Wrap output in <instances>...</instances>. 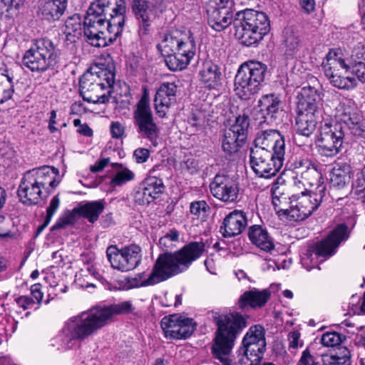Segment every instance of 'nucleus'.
Instances as JSON below:
<instances>
[{"instance_id": "obj_2", "label": "nucleus", "mask_w": 365, "mask_h": 365, "mask_svg": "<svg viewBox=\"0 0 365 365\" xmlns=\"http://www.w3.org/2000/svg\"><path fill=\"white\" fill-rule=\"evenodd\" d=\"M124 0H96L83 21L86 41L95 47H105L121 35L125 19Z\"/></svg>"}, {"instance_id": "obj_29", "label": "nucleus", "mask_w": 365, "mask_h": 365, "mask_svg": "<svg viewBox=\"0 0 365 365\" xmlns=\"http://www.w3.org/2000/svg\"><path fill=\"white\" fill-rule=\"evenodd\" d=\"M248 237L253 245L262 251L269 252L274 249V243L267 230L260 225H252L249 228Z\"/></svg>"}, {"instance_id": "obj_45", "label": "nucleus", "mask_w": 365, "mask_h": 365, "mask_svg": "<svg viewBox=\"0 0 365 365\" xmlns=\"http://www.w3.org/2000/svg\"><path fill=\"white\" fill-rule=\"evenodd\" d=\"M266 342L265 331L261 325L251 327L243 338L242 343Z\"/></svg>"}, {"instance_id": "obj_51", "label": "nucleus", "mask_w": 365, "mask_h": 365, "mask_svg": "<svg viewBox=\"0 0 365 365\" xmlns=\"http://www.w3.org/2000/svg\"><path fill=\"white\" fill-rule=\"evenodd\" d=\"M345 336L337 332H327L321 339V342L324 346L334 347L340 345Z\"/></svg>"}, {"instance_id": "obj_31", "label": "nucleus", "mask_w": 365, "mask_h": 365, "mask_svg": "<svg viewBox=\"0 0 365 365\" xmlns=\"http://www.w3.org/2000/svg\"><path fill=\"white\" fill-rule=\"evenodd\" d=\"M67 4L49 0H38V14L48 21H58L64 14Z\"/></svg>"}, {"instance_id": "obj_49", "label": "nucleus", "mask_w": 365, "mask_h": 365, "mask_svg": "<svg viewBox=\"0 0 365 365\" xmlns=\"http://www.w3.org/2000/svg\"><path fill=\"white\" fill-rule=\"evenodd\" d=\"M60 205V198L58 195H55L51 200L50 204L46 210V216L43 223L40 225L37 229L36 235H39L42 230H43L50 223L53 215L57 211Z\"/></svg>"}, {"instance_id": "obj_3", "label": "nucleus", "mask_w": 365, "mask_h": 365, "mask_svg": "<svg viewBox=\"0 0 365 365\" xmlns=\"http://www.w3.org/2000/svg\"><path fill=\"white\" fill-rule=\"evenodd\" d=\"M336 117L339 121L321 122L317 143L318 151L322 156L331 158L339 154L343 146L344 130L342 123L356 135H365V122L355 103L351 99L340 102L336 108Z\"/></svg>"}, {"instance_id": "obj_25", "label": "nucleus", "mask_w": 365, "mask_h": 365, "mask_svg": "<svg viewBox=\"0 0 365 365\" xmlns=\"http://www.w3.org/2000/svg\"><path fill=\"white\" fill-rule=\"evenodd\" d=\"M246 225L245 213L236 210L225 217L220 227V232L225 237H232L242 233Z\"/></svg>"}, {"instance_id": "obj_56", "label": "nucleus", "mask_w": 365, "mask_h": 365, "mask_svg": "<svg viewBox=\"0 0 365 365\" xmlns=\"http://www.w3.org/2000/svg\"><path fill=\"white\" fill-rule=\"evenodd\" d=\"M150 156V151L148 148H138L133 154V158L137 163L141 164L148 161Z\"/></svg>"}, {"instance_id": "obj_7", "label": "nucleus", "mask_w": 365, "mask_h": 365, "mask_svg": "<svg viewBox=\"0 0 365 365\" xmlns=\"http://www.w3.org/2000/svg\"><path fill=\"white\" fill-rule=\"evenodd\" d=\"M234 25L236 38L247 46L258 43L270 31L267 15L254 9L237 12Z\"/></svg>"}, {"instance_id": "obj_59", "label": "nucleus", "mask_w": 365, "mask_h": 365, "mask_svg": "<svg viewBox=\"0 0 365 365\" xmlns=\"http://www.w3.org/2000/svg\"><path fill=\"white\" fill-rule=\"evenodd\" d=\"M110 133L113 138H120L125 132L124 126L119 122H112L110 124Z\"/></svg>"}, {"instance_id": "obj_28", "label": "nucleus", "mask_w": 365, "mask_h": 365, "mask_svg": "<svg viewBox=\"0 0 365 365\" xmlns=\"http://www.w3.org/2000/svg\"><path fill=\"white\" fill-rule=\"evenodd\" d=\"M200 81L210 88H217L222 85V74L220 66L211 61L205 62L199 73Z\"/></svg>"}, {"instance_id": "obj_41", "label": "nucleus", "mask_w": 365, "mask_h": 365, "mask_svg": "<svg viewBox=\"0 0 365 365\" xmlns=\"http://www.w3.org/2000/svg\"><path fill=\"white\" fill-rule=\"evenodd\" d=\"M249 126V116L243 113L242 115H239L235 118V123L231 125L230 128L228 130L240 136V138H242V139L245 140L248 133Z\"/></svg>"}, {"instance_id": "obj_33", "label": "nucleus", "mask_w": 365, "mask_h": 365, "mask_svg": "<svg viewBox=\"0 0 365 365\" xmlns=\"http://www.w3.org/2000/svg\"><path fill=\"white\" fill-rule=\"evenodd\" d=\"M244 357L240 359L243 365H258L263 358L266 342L242 343Z\"/></svg>"}, {"instance_id": "obj_35", "label": "nucleus", "mask_w": 365, "mask_h": 365, "mask_svg": "<svg viewBox=\"0 0 365 365\" xmlns=\"http://www.w3.org/2000/svg\"><path fill=\"white\" fill-rule=\"evenodd\" d=\"M63 33L66 40L71 42H76L81 36L83 25L79 14H73L66 20Z\"/></svg>"}, {"instance_id": "obj_52", "label": "nucleus", "mask_w": 365, "mask_h": 365, "mask_svg": "<svg viewBox=\"0 0 365 365\" xmlns=\"http://www.w3.org/2000/svg\"><path fill=\"white\" fill-rule=\"evenodd\" d=\"M21 0H0V14L9 13L11 15L16 14V11L21 6Z\"/></svg>"}, {"instance_id": "obj_53", "label": "nucleus", "mask_w": 365, "mask_h": 365, "mask_svg": "<svg viewBox=\"0 0 365 365\" xmlns=\"http://www.w3.org/2000/svg\"><path fill=\"white\" fill-rule=\"evenodd\" d=\"M135 201L138 205L149 204L154 200L150 192L147 191L146 188L141 184L138 190L135 192Z\"/></svg>"}, {"instance_id": "obj_44", "label": "nucleus", "mask_w": 365, "mask_h": 365, "mask_svg": "<svg viewBox=\"0 0 365 365\" xmlns=\"http://www.w3.org/2000/svg\"><path fill=\"white\" fill-rule=\"evenodd\" d=\"M24 185V196L27 199L26 201L24 200V204H37L41 197V187L37 184L28 183L25 180Z\"/></svg>"}, {"instance_id": "obj_20", "label": "nucleus", "mask_w": 365, "mask_h": 365, "mask_svg": "<svg viewBox=\"0 0 365 365\" xmlns=\"http://www.w3.org/2000/svg\"><path fill=\"white\" fill-rule=\"evenodd\" d=\"M321 101V95L317 89L304 86L298 94L297 111L319 115Z\"/></svg>"}, {"instance_id": "obj_50", "label": "nucleus", "mask_w": 365, "mask_h": 365, "mask_svg": "<svg viewBox=\"0 0 365 365\" xmlns=\"http://www.w3.org/2000/svg\"><path fill=\"white\" fill-rule=\"evenodd\" d=\"M210 210V207L205 200L194 201L190 205V212L197 218L204 217Z\"/></svg>"}, {"instance_id": "obj_48", "label": "nucleus", "mask_w": 365, "mask_h": 365, "mask_svg": "<svg viewBox=\"0 0 365 365\" xmlns=\"http://www.w3.org/2000/svg\"><path fill=\"white\" fill-rule=\"evenodd\" d=\"M41 287V285L40 284H35L31 287V295L32 297H24V309L31 307L32 305H36L34 309L38 307L43 298Z\"/></svg>"}, {"instance_id": "obj_10", "label": "nucleus", "mask_w": 365, "mask_h": 365, "mask_svg": "<svg viewBox=\"0 0 365 365\" xmlns=\"http://www.w3.org/2000/svg\"><path fill=\"white\" fill-rule=\"evenodd\" d=\"M349 237L348 227L345 224L338 225L330 234L314 246L309 247L301 257V262L307 270H311L319 264V257H329L336 252L341 242Z\"/></svg>"}, {"instance_id": "obj_14", "label": "nucleus", "mask_w": 365, "mask_h": 365, "mask_svg": "<svg viewBox=\"0 0 365 365\" xmlns=\"http://www.w3.org/2000/svg\"><path fill=\"white\" fill-rule=\"evenodd\" d=\"M133 122L139 135L148 139L154 146H156L160 130L154 122L149 106L148 95L146 92L143 93L136 105V108L133 112Z\"/></svg>"}, {"instance_id": "obj_63", "label": "nucleus", "mask_w": 365, "mask_h": 365, "mask_svg": "<svg viewBox=\"0 0 365 365\" xmlns=\"http://www.w3.org/2000/svg\"><path fill=\"white\" fill-rule=\"evenodd\" d=\"M110 163V158H103L97 161L93 165L91 166V170L93 173H98L103 170Z\"/></svg>"}, {"instance_id": "obj_32", "label": "nucleus", "mask_w": 365, "mask_h": 365, "mask_svg": "<svg viewBox=\"0 0 365 365\" xmlns=\"http://www.w3.org/2000/svg\"><path fill=\"white\" fill-rule=\"evenodd\" d=\"M318 116V114L297 111L294 125L296 132L302 136H311L316 130Z\"/></svg>"}, {"instance_id": "obj_58", "label": "nucleus", "mask_w": 365, "mask_h": 365, "mask_svg": "<svg viewBox=\"0 0 365 365\" xmlns=\"http://www.w3.org/2000/svg\"><path fill=\"white\" fill-rule=\"evenodd\" d=\"M182 169L192 174L197 170V162L192 158L183 160L181 164Z\"/></svg>"}, {"instance_id": "obj_57", "label": "nucleus", "mask_w": 365, "mask_h": 365, "mask_svg": "<svg viewBox=\"0 0 365 365\" xmlns=\"http://www.w3.org/2000/svg\"><path fill=\"white\" fill-rule=\"evenodd\" d=\"M360 297L357 295L353 294L351 297V302H349V307H351V311L353 314H365V292L361 304L359 306V312L356 310V303L359 302Z\"/></svg>"}, {"instance_id": "obj_1", "label": "nucleus", "mask_w": 365, "mask_h": 365, "mask_svg": "<svg viewBox=\"0 0 365 365\" xmlns=\"http://www.w3.org/2000/svg\"><path fill=\"white\" fill-rule=\"evenodd\" d=\"M294 187L300 192L291 198V206L283 210L289 220L302 221L310 216L326 196L322 173L308 158H297L292 164Z\"/></svg>"}, {"instance_id": "obj_62", "label": "nucleus", "mask_w": 365, "mask_h": 365, "mask_svg": "<svg viewBox=\"0 0 365 365\" xmlns=\"http://www.w3.org/2000/svg\"><path fill=\"white\" fill-rule=\"evenodd\" d=\"M299 363L301 365H319L318 362H316L314 356L311 355L309 350L306 349L302 354Z\"/></svg>"}, {"instance_id": "obj_12", "label": "nucleus", "mask_w": 365, "mask_h": 365, "mask_svg": "<svg viewBox=\"0 0 365 365\" xmlns=\"http://www.w3.org/2000/svg\"><path fill=\"white\" fill-rule=\"evenodd\" d=\"M322 67L325 76L334 87L346 90L356 87L355 77L344 76L349 72V66L341 49L331 50L324 59Z\"/></svg>"}, {"instance_id": "obj_9", "label": "nucleus", "mask_w": 365, "mask_h": 365, "mask_svg": "<svg viewBox=\"0 0 365 365\" xmlns=\"http://www.w3.org/2000/svg\"><path fill=\"white\" fill-rule=\"evenodd\" d=\"M59 51L47 38L34 39L24 53V65L31 71L45 72L58 62Z\"/></svg>"}, {"instance_id": "obj_21", "label": "nucleus", "mask_w": 365, "mask_h": 365, "mask_svg": "<svg viewBox=\"0 0 365 365\" xmlns=\"http://www.w3.org/2000/svg\"><path fill=\"white\" fill-rule=\"evenodd\" d=\"M177 86L173 83L165 82L158 89L154 105L160 117L165 115L167 110L176 101Z\"/></svg>"}, {"instance_id": "obj_4", "label": "nucleus", "mask_w": 365, "mask_h": 365, "mask_svg": "<svg viewBox=\"0 0 365 365\" xmlns=\"http://www.w3.org/2000/svg\"><path fill=\"white\" fill-rule=\"evenodd\" d=\"M134 307L131 301L113 304L103 308L91 309L70 317L61 329L58 339L63 349L72 348L76 341H82L104 327L115 314L132 313Z\"/></svg>"}, {"instance_id": "obj_43", "label": "nucleus", "mask_w": 365, "mask_h": 365, "mask_svg": "<svg viewBox=\"0 0 365 365\" xmlns=\"http://www.w3.org/2000/svg\"><path fill=\"white\" fill-rule=\"evenodd\" d=\"M284 43L286 47L285 52L289 56L296 55L301 46L299 36L289 29L285 31Z\"/></svg>"}, {"instance_id": "obj_15", "label": "nucleus", "mask_w": 365, "mask_h": 365, "mask_svg": "<svg viewBox=\"0 0 365 365\" xmlns=\"http://www.w3.org/2000/svg\"><path fill=\"white\" fill-rule=\"evenodd\" d=\"M106 256L113 269L128 272L140 263L142 250L136 245L125 246L120 250L115 245H110L106 250Z\"/></svg>"}, {"instance_id": "obj_39", "label": "nucleus", "mask_w": 365, "mask_h": 365, "mask_svg": "<svg viewBox=\"0 0 365 365\" xmlns=\"http://www.w3.org/2000/svg\"><path fill=\"white\" fill-rule=\"evenodd\" d=\"M349 168H334L330 174V185L336 189H342L346 186L349 181Z\"/></svg>"}, {"instance_id": "obj_16", "label": "nucleus", "mask_w": 365, "mask_h": 365, "mask_svg": "<svg viewBox=\"0 0 365 365\" xmlns=\"http://www.w3.org/2000/svg\"><path fill=\"white\" fill-rule=\"evenodd\" d=\"M160 325L165 336L174 339L189 337L195 329L192 319L177 314L164 317Z\"/></svg>"}, {"instance_id": "obj_27", "label": "nucleus", "mask_w": 365, "mask_h": 365, "mask_svg": "<svg viewBox=\"0 0 365 365\" xmlns=\"http://www.w3.org/2000/svg\"><path fill=\"white\" fill-rule=\"evenodd\" d=\"M271 296L269 289H258L253 288L245 292L238 299V305L241 309L250 307L252 309H258L264 307Z\"/></svg>"}, {"instance_id": "obj_46", "label": "nucleus", "mask_w": 365, "mask_h": 365, "mask_svg": "<svg viewBox=\"0 0 365 365\" xmlns=\"http://www.w3.org/2000/svg\"><path fill=\"white\" fill-rule=\"evenodd\" d=\"M349 68L359 64L365 65V45L360 42L358 43L352 50L351 54L346 58Z\"/></svg>"}, {"instance_id": "obj_24", "label": "nucleus", "mask_w": 365, "mask_h": 365, "mask_svg": "<svg viewBox=\"0 0 365 365\" xmlns=\"http://www.w3.org/2000/svg\"><path fill=\"white\" fill-rule=\"evenodd\" d=\"M132 9L140 26L139 32L146 34L155 16L153 4L148 0H133Z\"/></svg>"}, {"instance_id": "obj_19", "label": "nucleus", "mask_w": 365, "mask_h": 365, "mask_svg": "<svg viewBox=\"0 0 365 365\" xmlns=\"http://www.w3.org/2000/svg\"><path fill=\"white\" fill-rule=\"evenodd\" d=\"M252 148L266 149L272 153L285 154L284 138L277 130H267L259 133Z\"/></svg>"}, {"instance_id": "obj_61", "label": "nucleus", "mask_w": 365, "mask_h": 365, "mask_svg": "<svg viewBox=\"0 0 365 365\" xmlns=\"http://www.w3.org/2000/svg\"><path fill=\"white\" fill-rule=\"evenodd\" d=\"M300 333L298 331H291L288 334V341L289 348L297 349L299 346L302 345V342H300Z\"/></svg>"}, {"instance_id": "obj_23", "label": "nucleus", "mask_w": 365, "mask_h": 365, "mask_svg": "<svg viewBox=\"0 0 365 365\" xmlns=\"http://www.w3.org/2000/svg\"><path fill=\"white\" fill-rule=\"evenodd\" d=\"M196 53V44L185 45L181 50H177L173 53L165 56V63L170 71H181L185 69L190 63Z\"/></svg>"}, {"instance_id": "obj_5", "label": "nucleus", "mask_w": 365, "mask_h": 365, "mask_svg": "<svg viewBox=\"0 0 365 365\" xmlns=\"http://www.w3.org/2000/svg\"><path fill=\"white\" fill-rule=\"evenodd\" d=\"M205 251L202 241L191 242L175 252H165L158 256L148 277L142 281L143 286H151L184 272Z\"/></svg>"}, {"instance_id": "obj_17", "label": "nucleus", "mask_w": 365, "mask_h": 365, "mask_svg": "<svg viewBox=\"0 0 365 365\" xmlns=\"http://www.w3.org/2000/svg\"><path fill=\"white\" fill-rule=\"evenodd\" d=\"M195 45L192 34L190 31L173 29L163 34L157 47L161 54L165 56L177 50H181L185 45Z\"/></svg>"}, {"instance_id": "obj_42", "label": "nucleus", "mask_w": 365, "mask_h": 365, "mask_svg": "<svg viewBox=\"0 0 365 365\" xmlns=\"http://www.w3.org/2000/svg\"><path fill=\"white\" fill-rule=\"evenodd\" d=\"M142 185L148 192H150L154 200L163 192L165 187L162 179L155 176L147 177L142 182Z\"/></svg>"}, {"instance_id": "obj_18", "label": "nucleus", "mask_w": 365, "mask_h": 365, "mask_svg": "<svg viewBox=\"0 0 365 365\" xmlns=\"http://www.w3.org/2000/svg\"><path fill=\"white\" fill-rule=\"evenodd\" d=\"M210 188L215 197L225 202L236 201L239 195L237 182L224 175H217L210 183Z\"/></svg>"}, {"instance_id": "obj_22", "label": "nucleus", "mask_w": 365, "mask_h": 365, "mask_svg": "<svg viewBox=\"0 0 365 365\" xmlns=\"http://www.w3.org/2000/svg\"><path fill=\"white\" fill-rule=\"evenodd\" d=\"M58 173V170L54 167L43 166L24 173V179L28 183L37 184L41 187L48 184L54 188L58 184L55 180Z\"/></svg>"}, {"instance_id": "obj_30", "label": "nucleus", "mask_w": 365, "mask_h": 365, "mask_svg": "<svg viewBox=\"0 0 365 365\" xmlns=\"http://www.w3.org/2000/svg\"><path fill=\"white\" fill-rule=\"evenodd\" d=\"M104 200L81 202L73 210V212L88 220L91 223L96 222L105 209Z\"/></svg>"}, {"instance_id": "obj_64", "label": "nucleus", "mask_w": 365, "mask_h": 365, "mask_svg": "<svg viewBox=\"0 0 365 365\" xmlns=\"http://www.w3.org/2000/svg\"><path fill=\"white\" fill-rule=\"evenodd\" d=\"M300 5L305 12L310 14L314 10L315 1L314 0H301Z\"/></svg>"}, {"instance_id": "obj_34", "label": "nucleus", "mask_w": 365, "mask_h": 365, "mask_svg": "<svg viewBox=\"0 0 365 365\" xmlns=\"http://www.w3.org/2000/svg\"><path fill=\"white\" fill-rule=\"evenodd\" d=\"M207 14L208 24L217 31H221L229 26L233 19L232 13L217 10L213 7H208Z\"/></svg>"}, {"instance_id": "obj_47", "label": "nucleus", "mask_w": 365, "mask_h": 365, "mask_svg": "<svg viewBox=\"0 0 365 365\" xmlns=\"http://www.w3.org/2000/svg\"><path fill=\"white\" fill-rule=\"evenodd\" d=\"M179 232L175 229L170 230L164 236L159 240L160 247L168 251L173 250L176 246V243L179 241Z\"/></svg>"}, {"instance_id": "obj_13", "label": "nucleus", "mask_w": 365, "mask_h": 365, "mask_svg": "<svg viewBox=\"0 0 365 365\" xmlns=\"http://www.w3.org/2000/svg\"><path fill=\"white\" fill-rule=\"evenodd\" d=\"M285 154L272 153L271 150L251 148L250 163L255 173L259 178H271L282 168Z\"/></svg>"}, {"instance_id": "obj_8", "label": "nucleus", "mask_w": 365, "mask_h": 365, "mask_svg": "<svg viewBox=\"0 0 365 365\" xmlns=\"http://www.w3.org/2000/svg\"><path fill=\"white\" fill-rule=\"evenodd\" d=\"M115 73L108 68L88 71L79 81L80 94L88 103H105L109 101L110 88L115 83Z\"/></svg>"}, {"instance_id": "obj_38", "label": "nucleus", "mask_w": 365, "mask_h": 365, "mask_svg": "<svg viewBox=\"0 0 365 365\" xmlns=\"http://www.w3.org/2000/svg\"><path fill=\"white\" fill-rule=\"evenodd\" d=\"M113 167L116 169V172L111 178L110 186L120 187L134 179L135 173L128 168H124L122 164L115 163Z\"/></svg>"}, {"instance_id": "obj_40", "label": "nucleus", "mask_w": 365, "mask_h": 365, "mask_svg": "<svg viewBox=\"0 0 365 365\" xmlns=\"http://www.w3.org/2000/svg\"><path fill=\"white\" fill-rule=\"evenodd\" d=\"M244 140V139L240 138L237 135L227 130L225 131L222 140V149L228 154L235 153L238 150L239 147Z\"/></svg>"}, {"instance_id": "obj_55", "label": "nucleus", "mask_w": 365, "mask_h": 365, "mask_svg": "<svg viewBox=\"0 0 365 365\" xmlns=\"http://www.w3.org/2000/svg\"><path fill=\"white\" fill-rule=\"evenodd\" d=\"M234 6V0H210L209 7L233 14Z\"/></svg>"}, {"instance_id": "obj_37", "label": "nucleus", "mask_w": 365, "mask_h": 365, "mask_svg": "<svg viewBox=\"0 0 365 365\" xmlns=\"http://www.w3.org/2000/svg\"><path fill=\"white\" fill-rule=\"evenodd\" d=\"M12 78L14 77H11L6 73V65L0 58V103H3L11 97L13 93Z\"/></svg>"}, {"instance_id": "obj_11", "label": "nucleus", "mask_w": 365, "mask_h": 365, "mask_svg": "<svg viewBox=\"0 0 365 365\" xmlns=\"http://www.w3.org/2000/svg\"><path fill=\"white\" fill-rule=\"evenodd\" d=\"M267 66L259 61L240 66L235 77V92L241 99H249L257 93L264 80Z\"/></svg>"}, {"instance_id": "obj_6", "label": "nucleus", "mask_w": 365, "mask_h": 365, "mask_svg": "<svg viewBox=\"0 0 365 365\" xmlns=\"http://www.w3.org/2000/svg\"><path fill=\"white\" fill-rule=\"evenodd\" d=\"M218 326L212 351L222 365H239L229 357L237 335L247 326L246 318L238 313L221 315L217 319Z\"/></svg>"}, {"instance_id": "obj_60", "label": "nucleus", "mask_w": 365, "mask_h": 365, "mask_svg": "<svg viewBox=\"0 0 365 365\" xmlns=\"http://www.w3.org/2000/svg\"><path fill=\"white\" fill-rule=\"evenodd\" d=\"M351 73L355 75L356 78V81H359L363 83H365V65L359 64V66H356L350 68Z\"/></svg>"}, {"instance_id": "obj_26", "label": "nucleus", "mask_w": 365, "mask_h": 365, "mask_svg": "<svg viewBox=\"0 0 365 365\" xmlns=\"http://www.w3.org/2000/svg\"><path fill=\"white\" fill-rule=\"evenodd\" d=\"M259 112L263 122L271 123L277 118L282 108V101L279 96L269 93L262 96L258 101Z\"/></svg>"}, {"instance_id": "obj_54", "label": "nucleus", "mask_w": 365, "mask_h": 365, "mask_svg": "<svg viewBox=\"0 0 365 365\" xmlns=\"http://www.w3.org/2000/svg\"><path fill=\"white\" fill-rule=\"evenodd\" d=\"M352 187L356 195H359L365 191V165L361 172L357 173L356 178L353 182Z\"/></svg>"}, {"instance_id": "obj_36", "label": "nucleus", "mask_w": 365, "mask_h": 365, "mask_svg": "<svg viewBox=\"0 0 365 365\" xmlns=\"http://www.w3.org/2000/svg\"><path fill=\"white\" fill-rule=\"evenodd\" d=\"M321 356L323 365H351L350 351L344 346L339 347L334 354H325Z\"/></svg>"}]
</instances>
